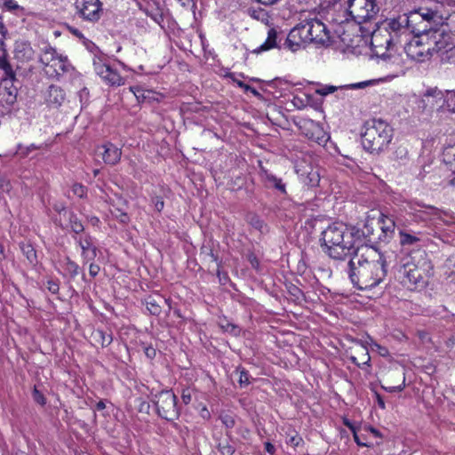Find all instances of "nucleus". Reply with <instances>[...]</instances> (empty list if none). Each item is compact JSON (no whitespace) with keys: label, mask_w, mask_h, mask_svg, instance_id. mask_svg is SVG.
<instances>
[{"label":"nucleus","mask_w":455,"mask_h":455,"mask_svg":"<svg viewBox=\"0 0 455 455\" xmlns=\"http://www.w3.org/2000/svg\"><path fill=\"white\" fill-rule=\"evenodd\" d=\"M387 274V257L372 246L361 245L348 261V277L359 290L380 284Z\"/></svg>","instance_id":"f257e3e1"},{"label":"nucleus","mask_w":455,"mask_h":455,"mask_svg":"<svg viewBox=\"0 0 455 455\" xmlns=\"http://www.w3.org/2000/svg\"><path fill=\"white\" fill-rule=\"evenodd\" d=\"M323 251L334 259L343 260L355 253L363 245L360 230L347 228L342 223H333L322 232Z\"/></svg>","instance_id":"f03ea898"},{"label":"nucleus","mask_w":455,"mask_h":455,"mask_svg":"<svg viewBox=\"0 0 455 455\" xmlns=\"http://www.w3.org/2000/svg\"><path fill=\"white\" fill-rule=\"evenodd\" d=\"M444 31L431 26L427 33L413 37L402 46L410 59L423 62L429 60L435 52L438 53L444 47Z\"/></svg>","instance_id":"7ed1b4c3"},{"label":"nucleus","mask_w":455,"mask_h":455,"mask_svg":"<svg viewBox=\"0 0 455 455\" xmlns=\"http://www.w3.org/2000/svg\"><path fill=\"white\" fill-rule=\"evenodd\" d=\"M393 139L392 127L382 119H371L365 123L362 144L371 153L385 150Z\"/></svg>","instance_id":"20e7f679"},{"label":"nucleus","mask_w":455,"mask_h":455,"mask_svg":"<svg viewBox=\"0 0 455 455\" xmlns=\"http://www.w3.org/2000/svg\"><path fill=\"white\" fill-rule=\"evenodd\" d=\"M393 36H396L379 27L371 34V45L374 54L383 62H386L387 66H390V68L395 66L394 72L396 75L401 70V66L399 65L400 58L398 55L387 52L398 47L395 38Z\"/></svg>","instance_id":"39448f33"},{"label":"nucleus","mask_w":455,"mask_h":455,"mask_svg":"<svg viewBox=\"0 0 455 455\" xmlns=\"http://www.w3.org/2000/svg\"><path fill=\"white\" fill-rule=\"evenodd\" d=\"M39 61L43 65L44 73L52 78L59 77L72 69L68 57L58 53L56 49L51 45H46L42 49Z\"/></svg>","instance_id":"423d86ee"},{"label":"nucleus","mask_w":455,"mask_h":455,"mask_svg":"<svg viewBox=\"0 0 455 455\" xmlns=\"http://www.w3.org/2000/svg\"><path fill=\"white\" fill-rule=\"evenodd\" d=\"M397 277L401 283L409 290H414L425 284L421 268L408 258L400 261L397 267Z\"/></svg>","instance_id":"0eeeda50"},{"label":"nucleus","mask_w":455,"mask_h":455,"mask_svg":"<svg viewBox=\"0 0 455 455\" xmlns=\"http://www.w3.org/2000/svg\"><path fill=\"white\" fill-rule=\"evenodd\" d=\"M150 400L161 418L169 421L178 419L180 412L177 407V398L172 390H162L157 394H152Z\"/></svg>","instance_id":"6e6552de"},{"label":"nucleus","mask_w":455,"mask_h":455,"mask_svg":"<svg viewBox=\"0 0 455 455\" xmlns=\"http://www.w3.org/2000/svg\"><path fill=\"white\" fill-rule=\"evenodd\" d=\"M303 40L307 43L326 44L330 42V32L319 19L306 20L298 25Z\"/></svg>","instance_id":"1a4fd4ad"},{"label":"nucleus","mask_w":455,"mask_h":455,"mask_svg":"<svg viewBox=\"0 0 455 455\" xmlns=\"http://www.w3.org/2000/svg\"><path fill=\"white\" fill-rule=\"evenodd\" d=\"M379 11L374 0H347V12L357 23L371 20Z\"/></svg>","instance_id":"9d476101"},{"label":"nucleus","mask_w":455,"mask_h":455,"mask_svg":"<svg viewBox=\"0 0 455 455\" xmlns=\"http://www.w3.org/2000/svg\"><path fill=\"white\" fill-rule=\"evenodd\" d=\"M102 5L100 0H76V14L84 20L98 22L103 13Z\"/></svg>","instance_id":"9b49d317"},{"label":"nucleus","mask_w":455,"mask_h":455,"mask_svg":"<svg viewBox=\"0 0 455 455\" xmlns=\"http://www.w3.org/2000/svg\"><path fill=\"white\" fill-rule=\"evenodd\" d=\"M443 92L435 88L427 89L418 102V108L422 112L430 114L436 111H443Z\"/></svg>","instance_id":"f8f14e48"},{"label":"nucleus","mask_w":455,"mask_h":455,"mask_svg":"<svg viewBox=\"0 0 455 455\" xmlns=\"http://www.w3.org/2000/svg\"><path fill=\"white\" fill-rule=\"evenodd\" d=\"M417 205L425 209L411 208V215L416 222H435L442 220L443 215L445 214L443 211L432 205H425L419 203H417Z\"/></svg>","instance_id":"ddd939ff"},{"label":"nucleus","mask_w":455,"mask_h":455,"mask_svg":"<svg viewBox=\"0 0 455 455\" xmlns=\"http://www.w3.org/2000/svg\"><path fill=\"white\" fill-rule=\"evenodd\" d=\"M409 18L406 16L399 17L398 20H391L387 23V26L382 27L387 29L390 34L395 35V43L402 45L403 39L406 41L410 36L409 28L407 27Z\"/></svg>","instance_id":"4468645a"},{"label":"nucleus","mask_w":455,"mask_h":455,"mask_svg":"<svg viewBox=\"0 0 455 455\" xmlns=\"http://www.w3.org/2000/svg\"><path fill=\"white\" fill-rule=\"evenodd\" d=\"M378 222L381 230V234L379 235L378 239L382 242H388L393 237L395 228L393 217L380 213Z\"/></svg>","instance_id":"2eb2a0df"},{"label":"nucleus","mask_w":455,"mask_h":455,"mask_svg":"<svg viewBox=\"0 0 455 455\" xmlns=\"http://www.w3.org/2000/svg\"><path fill=\"white\" fill-rule=\"evenodd\" d=\"M76 243L82 250V258L84 262L92 261L97 256V247L92 243L91 235L76 238Z\"/></svg>","instance_id":"dca6fc26"},{"label":"nucleus","mask_w":455,"mask_h":455,"mask_svg":"<svg viewBox=\"0 0 455 455\" xmlns=\"http://www.w3.org/2000/svg\"><path fill=\"white\" fill-rule=\"evenodd\" d=\"M64 215H68V220L64 221L62 218H56L55 221L63 228H70L76 234H80L84 231V228L76 214L73 212H65Z\"/></svg>","instance_id":"f3484780"},{"label":"nucleus","mask_w":455,"mask_h":455,"mask_svg":"<svg viewBox=\"0 0 455 455\" xmlns=\"http://www.w3.org/2000/svg\"><path fill=\"white\" fill-rule=\"evenodd\" d=\"M443 6H436L435 9H420L419 14L421 18L433 24L434 26H438L443 23Z\"/></svg>","instance_id":"a211bd4d"},{"label":"nucleus","mask_w":455,"mask_h":455,"mask_svg":"<svg viewBox=\"0 0 455 455\" xmlns=\"http://www.w3.org/2000/svg\"><path fill=\"white\" fill-rule=\"evenodd\" d=\"M103 152L101 153L103 161L107 164H116L122 156V151L119 148L112 143H107L101 147Z\"/></svg>","instance_id":"6ab92c4d"},{"label":"nucleus","mask_w":455,"mask_h":455,"mask_svg":"<svg viewBox=\"0 0 455 455\" xmlns=\"http://www.w3.org/2000/svg\"><path fill=\"white\" fill-rule=\"evenodd\" d=\"M387 377L388 379H398L400 383L398 385H393L392 381H388L389 385L382 386V388L385 390L393 393L397 391H402L405 387V377L403 370L399 368L389 370L387 373Z\"/></svg>","instance_id":"aec40b11"},{"label":"nucleus","mask_w":455,"mask_h":455,"mask_svg":"<svg viewBox=\"0 0 455 455\" xmlns=\"http://www.w3.org/2000/svg\"><path fill=\"white\" fill-rule=\"evenodd\" d=\"M45 100L50 107L58 108L65 100L64 91L59 86L51 85L47 90Z\"/></svg>","instance_id":"412c9836"},{"label":"nucleus","mask_w":455,"mask_h":455,"mask_svg":"<svg viewBox=\"0 0 455 455\" xmlns=\"http://www.w3.org/2000/svg\"><path fill=\"white\" fill-rule=\"evenodd\" d=\"M302 43L306 42L303 40L302 35H300V30L297 26L289 33L285 40L284 46L291 52H296Z\"/></svg>","instance_id":"4be33fe9"},{"label":"nucleus","mask_w":455,"mask_h":455,"mask_svg":"<svg viewBox=\"0 0 455 455\" xmlns=\"http://www.w3.org/2000/svg\"><path fill=\"white\" fill-rule=\"evenodd\" d=\"M421 233L411 234L405 230L399 231L400 244L404 247L410 246H419V243L422 241L420 236Z\"/></svg>","instance_id":"5701e85b"},{"label":"nucleus","mask_w":455,"mask_h":455,"mask_svg":"<svg viewBox=\"0 0 455 455\" xmlns=\"http://www.w3.org/2000/svg\"><path fill=\"white\" fill-rule=\"evenodd\" d=\"M350 360L359 367L369 365L371 356L368 348L363 346L358 347L355 350V355H350Z\"/></svg>","instance_id":"b1692460"},{"label":"nucleus","mask_w":455,"mask_h":455,"mask_svg":"<svg viewBox=\"0 0 455 455\" xmlns=\"http://www.w3.org/2000/svg\"><path fill=\"white\" fill-rule=\"evenodd\" d=\"M168 302V299L156 295V296H148L146 299V307L149 313L153 315H158L162 311V307L160 305L161 302Z\"/></svg>","instance_id":"393cba45"},{"label":"nucleus","mask_w":455,"mask_h":455,"mask_svg":"<svg viewBox=\"0 0 455 455\" xmlns=\"http://www.w3.org/2000/svg\"><path fill=\"white\" fill-rule=\"evenodd\" d=\"M277 32L275 28H270L267 32V40L257 49L253 50L255 53H260L277 47Z\"/></svg>","instance_id":"a878e982"},{"label":"nucleus","mask_w":455,"mask_h":455,"mask_svg":"<svg viewBox=\"0 0 455 455\" xmlns=\"http://www.w3.org/2000/svg\"><path fill=\"white\" fill-rule=\"evenodd\" d=\"M442 157L443 162L455 173V144L444 147Z\"/></svg>","instance_id":"bb28decb"},{"label":"nucleus","mask_w":455,"mask_h":455,"mask_svg":"<svg viewBox=\"0 0 455 455\" xmlns=\"http://www.w3.org/2000/svg\"><path fill=\"white\" fill-rule=\"evenodd\" d=\"M101 78L109 85L120 86L124 84V79L110 67Z\"/></svg>","instance_id":"cd10ccee"},{"label":"nucleus","mask_w":455,"mask_h":455,"mask_svg":"<svg viewBox=\"0 0 455 455\" xmlns=\"http://www.w3.org/2000/svg\"><path fill=\"white\" fill-rule=\"evenodd\" d=\"M101 78L109 85L120 86L124 84V79L110 67Z\"/></svg>","instance_id":"c85d7f7f"},{"label":"nucleus","mask_w":455,"mask_h":455,"mask_svg":"<svg viewBox=\"0 0 455 455\" xmlns=\"http://www.w3.org/2000/svg\"><path fill=\"white\" fill-rule=\"evenodd\" d=\"M130 91L134 94L139 102L155 100V92L149 90H144L140 86H131Z\"/></svg>","instance_id":"c756f323"},{"label":"nucleus","mask_w":455,"mask_h":455,"mask_svg":"<svg viewBox=\"0 0 455 455\" xmlns=\"http://www.w3.org/2000/svg\"><path fill=\"white\" fill-rule=\"evenodd\" d=\"M439 52L443 62L455 64V45H450L445 41L444 47Z\"/></svg>","instance_id":"7c9ffc66"},{"label":"nucleus","mask_w":455,"mask_h":455,"mask_svg":"<svg viewBox=\"0 0 455 455\" xmlns=\"http://www.w3.org/2000/svg\"><path fill=\"white\" fill-rule=\"evenodd\" d=\"M301 180L306 186L314 188L319 184L320 175L317 171L310 169L309 172L301 174Z\"/></svg>","instance_id":"2f4dec72"},{"label":"nucleus","mask_w":455,"mask_h":455,"mask_svg":"<svg viewBox=\"0 0 455 455\" xmlns=\"http://www.w3.org/2000/svg\"><path fill=\"white\" fill-rule=\"evenodd\" d=\"M0 70L3 72L2 80H14L15 73L12 70L11 64L7 61L5 58H0Z\"/></svg>","instance_id":"473e14b6"},{"label":"nucleus","mask_w":455,"mask_h":455,"mask_svg":"<svg viewBox=\"0 0 455 455\" xmlns=\"http://www.w3.org/2000/svg\"><path fill=\"white\" fill-rule=\"evenodd\" d=\"M443 111H449L455 113V92L445 91L443 92Z\"/></svg>","instance_id":"72a5a7b5"},{"label":"nucleus","mask_w":455,"mask_h":455,"mask_svg":"<svg viewBox=\"0 0 455 455\" xmlns=\"http://www.w3.org/2000/svg\"><path fill=\"white\" fill-rule=\"evenodd\" d=\"M443 23L441 24L442 26L445 25L449 28L451 32L455 33V10L452 12H449L447 10L443 9Z\"/></svg>","instance_id":"f704fd0d"},{"label":"nucleus","mask_w":455,"mask_h":455,"mask_svg":"<svg viewBox=\"0 0 455 455\" xmlns=\"http://www.w3.org/2000/svg\"><path fill=\"white\" fill-rule=\"evenodd\" d=\"M266 180L267 181L272 185L275 188H276L277 190H279L280 192L285 194L286 193V190H285V185L282 182V180L275 177V175L273 174H270V173H267L266 174Z\"/></svg>","instance_id":"c9c22d12"},{"label":"nucleus","mask_w":455,"mask_h":455,"mask_svg":"<svg viewBox=\"0 0 455 455\" xmlns=\"http://www.w3.org/2000/svg\"><path fill=\"white\" fill-rule=\"evenodd\" d=\"M109 67L110 66L106 64L100 58L95 57L93 59L94 71L99 76L102 77Z\"/></svg>","instance_id":"e433bc0d"},{"label":"nucleus","mask_w":455,"mask_h":455,"mask_svg":"<svg viewBox=\"0 0 455 455\" xmlns=\"http://www.w3.org/2000/svg\"><path fill=\"white\" fill-rule=\"evenodd\" d=\"M218 450L222 455H233L235 449L228 439L220 441L218 444Z\"/></svg>","instance_id":"4c0bfd02"},{"label":"nucleus","mask_w":455,"mask_h":455,"mask_svg":"<svg viewBox=\"0 0 455 455\" xmlns=\"http://www.w3.org/2000/svg\"><path fill=\"white\" fill-rule=\"evenodd\" d=\"M393 155L396 161L404 163L408 159V149L406 147L400 145L395 148Z\"/></svg>","instance_id":"58836bf2"},{"label":"nucleus","mask_w":455,"mask_h":455,"mask_svg":"<svg viewBox=\"0 0 455 455\" xmlns=\"http://www.w3.org/2000/svg\"><path fill=\"white\" fill-rule=\"evenodd\" d=\"M111 213L120 223L127 224L130 221L128 214L119 208H114Z\"/></svg>","instance_id":"ea45409f"},{"label":"nucleus","mask_w":455,"mask_h":455,"mask_svg":"<svg viewBox=\"0 0 455 455\" xmlns=\"http://www.w3.org/2000/svg\"><path fill=\"white\" fill-rule=\"evenodd\" d=\"M65 269L74 277L78 275L79 266L75 261L68 259Z\"/></svg>","instance_id":"a19ab883"},{"label":"nucleus","mask_w":455,"mask_h":455,"mask_svg":"<svg viewBox=\"0 0 455 455\" xmlns=\"http://www.w3.org/2000/svg\"><path fill=\"white\" fill-rule=\"evenodd\" d=\"M250 224L259 232L263 233L266 228V225L262 220L257 216L251 217Z\"/></svg>","instance_id":"79ce46f5"},{"label":"nucleus","mask_w":455,"mask_h":455,"mask_svg":"<svg viewBox=\"0 0 455 455\" xmlns=\"http://www.w3.org/2000/svg\"><path fill=\"white\" fill-rule=\"evenodd\" d=\"M72 192L75 196H78L79 198H84L87 195V188L82 184L76 183L72 187Z\"/></svg>","instance_id":"37998d69"},{"label":"nucleus","mask_w":455,"mask_h":455,"mask_svg":"<svg viewBox=\"0 0 455 455\" xmlns=\"http://www.w3.org/2000/svg\"><path fill=\"white\" fill-rule=\"evenodd\" d=\"M32 397L36 403L40 404L41 406L45 405L46 398L44 397V394L37 389L36 387H35L32 391Z\"/></svg>","instance_id":"c03bdc74"},{"label":"nucleus","mask_w":455,"mask_h":455,"mask_svg":"<svg viewBox=\"0 0 455 455\" xmlns=\"http://www.w3.org/2000/svg\"><path fill=\"white\" fill-rule=\"evenodd\" d=\"M338 90V87L333 85H322L315 90V93L321 96H326L328 94L333 93Z\"/></svg>","instance_id":"a18cd8bd"},{"label":"nucleus","mask_w":455,"mask_h":455,"mask_svg":"<svg viewBox=\"0 0 455 455\" xmlns=\"http://www.w3.org/2000/svg\"><path fill=\"white\" fill-rule=\"evenodd\" d=\"M248 14L255 19V20H261L265 16V11L262 8L258 9H248Z\"/></svg>","instance_id":"49530a36"},{"label":"nucleus","mask_w":455,"mask_h":455,"mask_svg":"<svg viewBox=\"0 0 455 455\" xmlns=\"http://www.w3.org/2000/svg\"><path fill=\"white\" fill-rule=\"evenodd\" d=\"M220 420L227 428H233L235 427V419L228 414L221 415Z\"/></svg>","instance_id":"de8ad7c7"},{"label":"nucleus","mask_w":455,"mask_h":455,"mask_svg":"<svg viewBox=\"0 0 455 455\" xmlns=\"http://www.w3.org/2000/svg\"><path fill=\"white\" fill-rule=\"evenodd\" d=\"M239 383L241 386H247L250 384V375L245 370L239 371Z\"/></svg>","instance_id":"09e8293b"},{"label":"nucleus","mask_w":455,"mask_h":455,"mask_svg":"<svg viewBox=\"0 0 455 455\" xmlns=\"http://www.w3.org/2000/svg\"><path fill=\"white\" fill-rule=\"evenodd\" d=\"M152 204L158 212H161L164 207V202L161 196H154L152 198Z\"/></svg>","instance_id":"8fccbe9b"},{"label":"nucleus","mask_w":455,"mask_h":455,"mask_svg":"<svg viewBox=\"0 0 455 455\" xmlns=\"http://www.w3.org/2000/svg\"><path fill=\"white\" fill-rule=\"evenodd\" d=\"M329 140V136L320 128L317 127V136L315 140L318 144L325 143Z\"/></svg>","instance_id":"3c124183"},{"label":"nucleus","mask_w":455,"mask_h":455,"mask_svg":"<svg viewBox=\"0 0 455 455\" xmlns=\"http://www.w3.org/2000/svg\"><path fill=\"white\" fill-rule=\"evenodd\" d=\"M11 190V183L10 181L4 178H0V192L1 193H8Z\"/></svg>","instance_id":"603ef678"},{"label":"nucleus","mask_w":455,"mask_h":455,"mask_svg":"<svg viewBox=\"0 0 455 455\" xmlns=\"http://www.w3.org/2000/svg\"><path fill=\"white\" fill-rule=\"evenodd\" d=\"M69 31L75 36H76L77 38L79 39H82L84 40V44L87 45V44H92L94 45L91 41H89L88 39H86L84 35L82 34V32L77 29V28H69Z\"/></svg>","instance_id":"864d4df0"},{"label":"nucleus","mask_w":455,"mask_h":455,"mask_svg":"<svg viewBox=\"0 0 455 455\" xmlns=\"http://www.w3.org/2000/svg\"><path fill=\"white\" fill-rule=\"evenodd\" d=\"M53 209L56 212H58V216L56 218H62V214L65 212H68L64 204L62 203H56L53 204Z\"/></svg>","instance_id":"5fc2aeb1"},{"label":"nucleus","mask_w":455,"mask_h":455,"mask_svg":"<svg viewBox=\"0 0 455 455\" xmlns=\"http://www.w3.org/2000/svg\"><path fill=\"white\" fill-rule=\"evenodd\" d=\"M47 289L52 293L56 294L59 291V283L53 280L47 281Z\"/></svg>","instance_id":"6e6d98bb"},{"label":"nucleus","mask_w":455,"mask_h":455,"mask_svg":"<svg viewBox=\"0 0 455 455\" xmlns=\"http://www.w3.org/2000/svg\"><path fill=\"white\" fill-rule=\"evenodd\" d=\"M345 424L352 430L355 443L360 446H367L365 443L361 442L357 433L355 432V427L348 422H345Z\"/></svg>","instance_id":"4d7b16f0"},{"label":"nucleus","mask_w":455,"mask_h":455,"mask_svg":"<svg viewBox=\"0 0 455 455\" xmlns=\"http://www.w3.org/2000/svg\"><path fill=\"white\" fill-rule=\"evenodd\" d=\"M181 399L185 404H188L191 402V391L189 389H184L181 395Z\"/></svg>","instance_id":"13d9d810"},{"label":"nucleus","mask_w":455,"mask_h":455,"mask_svg":"<svg viewBox=\"0 0 455 455\" xmlns=\"http://www.w3.org/2000/svg\"><path fill=\"white\" fill-rule=\"evenodd\" d=\"M100 272V266L94 263H91L89 266V274L91 276L95 277Z\"/></svg>","instance_id":"bf43d9fd"},{"label":"nucleus","mask_w":455,"mask_h":455,"mask_svg":"<svg viewBox=\"0 0 455 455\" xmlns=\"http://www.w3.org/2000/svg\"><path fill=\"white\" fill-rule=\"evenodd\" d=\"M25 253L27 254V258L31 262L36 259V251H35V250L30 245H28L26 247Z\"/></svg>","instance_id":"052dcab7"},{"label":"nucleus","mask_w":455,"mask_h":455,"mask_svg":"<svg viewBox=\"0 0 455 455\" xmlns=\"http://www.w3.org/2000/svg\"><path fill=\"white\" fill-rule=\"evenodd\" d=\"M16 92L9 91L5 101L8 105H12L16 101Z\"/></svg>","instance_id":"680f3d73"},{"label":"nucleus","mask_w":455,"mask_h":455,"mask_svg":"<svg viewBox=\"0 0 455 455\" xmlns=\"http://www.w3.org/2000/svg\"><path fill=\"white\" fill-rule=\"evenodd\" d=\"M145 355H147L148 358L153 359L156 355V351L153 347H146Z\"/></svg>","instance_id":"e2e57ef3"},{"label":"nucleus","mask_w":455,"mask_h":455,"mask_svg":"<svg viewBox=\"0 0 455 455\" xmlns=\"http://www.w3.org/2000/svg\"><path fill=\"white\" fill-rule=\"evenodd\" d=\"M364 229L365 230H363V231H360V235L361 236L362 235H364V236H371L372 235V232L371 230V227H370V224L369 223H366L365 226H364Z\"/></svg>","instance_id":"0e129e2a"},{"label":"nucleus","mask_w":455,"mask_h":455,"mask_svg":"<svg viewBox=\"0 0 455 455\" xmlns=\"http://www.w3.org/2000/svg\"><path fill=\"white\" fill-rule=\"evenodd\" d=\"M5 6L9 9V10H17L19 8V5L17 4V3L13 0H8L5 2Z\"/></svg>","instance_id":"69168bd1"},{"label":"nucleus","mask_w":455,"mask_h":455,"mask_svg":"<svg viewBox=\"0 0 455 455\" xmlns=\"http://www.w3.org/2000/svg\"><path fill=\"white\" fill-rule=\"evenodd\" d=\"M265 450L269 454H274L275 451V446L272 443H265Z\"/></svg>","instance_id":"338daca9"},{"label":"nucleus","mask_w":455,"mask_h":455,"mask_svg":"<svg viewBox=\"0 0 455 455\" xmlns=\"http://www.w3.org/2000/svg\"><path fill=\"white\" fill-rule=\"evenodd\" d=\"M376 398H377L378 405H379L381 409H385V403H384L383 398H382L379 394H376Z\"/></svg>","instance_id":"774afa93"}]
</instances>
